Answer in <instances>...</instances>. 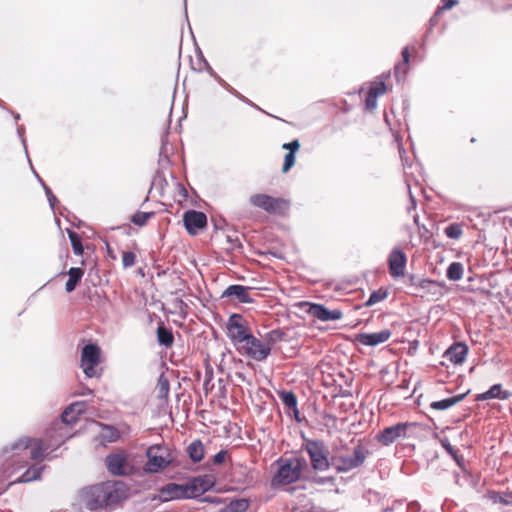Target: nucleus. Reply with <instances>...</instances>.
I'll list each match as a JSON object with an SVG mask.
<instances>
[{"label":"nucleus","mask_w":512,"mask_h":512,"mask_svg":"<svg viewBox=\"0 0 512 512\" xmlns=\"http://www.w3.org/2000/svg\"><path fill=\"white\" fill-rule=\"evenodd\" d=\"M127 498V488L122 482H103L82 490L81 500L91 511L116 505Z\"/></svg>","instance_id":"obj_1"},{"label":"nucleus","mask_w":512,"mask_h":512,"mask_svg":"<svg viewBox=\"0 0 512 512\" xmlns=\"http://www.w3.org/2000/svg\"><path fill=\"white\" fill-rule=\"evenodd\" d=\"M305 460L293 457H281L277 460L278 469L271 479V486L278 488L297 482L302 474Z\"/></svg>","instance_id":"obj_2"},{"label":"nucleus","mask_w":512,"mask_h":512,"mask_svg":"<svg viewBox=\"0 0 512 512\" xmlns=\"http://www.w3.org/2000/svg\"><path fill=\"white\" fill-rule=\"evenodd\" d=\"M249 201L253 206L273 215L284 216L290 208V202L287 199L262 193L252 195Z\"/></svg>","instance_id":"obj_3"},{"label":"nucleus","mask_w":512,"mask_h":512,"mask_svg":"<svg viewBox=\"0 0 512 512\" xmlns=\"http://www.w3.org/2000/svg\"><path fill=\"white\" fill-rule=\"evenodd\" d=\"M148 458L144 470L148 473H157L166 469L173 461L170 450L163 445L150 446L146 451Z\"/></svg>","instance_id":"obj_4"},{"label":"nucleus","mask_w":512,"mask_h":512,"mask_svg":"<svg viewBox=\"0 0 512 512\" xmlns=\"http://www.w3.org/2000/svg\"><path fill=\"white\" fill-rule=\"evenodd\" d=\"M237 352L244 357L260 362L271 354V348L263 340L251 334L239 345Z\"/></svg>","instance_id":"obj_5"},{"label":"nucleus","mask_w":512,"mask_h":512,"mask_svg":"<svg viewBox=\"0 0 512 512\" xmlns=\"http://www.w3.org/2000/svg\"><path fill=\"white\" fill-rule=\"evenodd\" d=\"M226 327L227 335L236 350L238 349L239 345L252 334L248 322L240 314L231 315L228 319Z\"/></svg>","instance_id":"obj_6"},{"label":"nucleus","mask_w":512,"mask_h":512,"mask_svg":"<svg viewBox=\"0 0 512 512\" xmlns=\"http://www.w3.org/2000/svg\"><path fill=\"white\" fill-rule=\"evenodd\" d=\"M100 348L96 344L85 345L81 352V368L88 378L99 377Z\"/></svg>","instance_id":"obj_7"},{"label":"nucleus","mask_w":512,"mask_h":512,"mask_svg":"<svg viewBox=\"0 0 512 512\" xmlns=\"http://www.w3.org/2000/svg\"><path fill=\"white\" fill-rule=\"evenodd\" d=\"M52 447L51 443L40 439L23 437L19 439L13 446L14 450H26L30 449V457L32 460L39 461L43 460L47 451Z\"/></svg>","instance_id":"obj_8"},{"label":"nucleus","mask_w":512,"mask_h":512,"mask_svg":"<svg viewBox=\"0 0 512 512\" xmlns=\"http://www.w3.org/2000/svg\"><path fill=\"white\" fill-rule=\"evenodd\" d=\"M215 485L212 475H201L182 484L185 499H193L203 495Z\"/></svg>","instance_id":"obj_9"},{"label":"nucleus","mask_w":512,"mask_h":512,"mask_svg":"<svg viewBox=\"0 0 512 512\" xmlns=\"http://www.w3.org/2000/svg\"><path fill=\"white\" fill-rule=\"evenodd\" d=\"M83 412V403L76 402L69 405L61 415V422H57L54 425V430L57 432L55 445H61L66 439V433H60L63 425H71L77 422L78 416Z\"/></svg>","instance_id":"obj_10"},{"label":"nucleus","mask_w":512,"mask_h":512,"mask_svg":"<svg viewBox=\"0 0 512 512\" xmlns=\"http://www.w3.org/2000/svg\"><path fill=\"white\" fill-rule=\"evenodd\" d=\"M183 223L189 235L195 236L207 226V216L204 212L188 210L183 215Z\"/></svg>","instance_id":"obj_11"},{"label":"nucleus","mask_w":512,"mask_h":512,"mask_svg":"<svg viewBox=\"0 0 512 512\" xmlns=\"http://www.w3.org/2000/svg\"><path fill=\"white\" fill-rule=\"evenodd\" d=\"M408 423H397L396 425L384 428L376 435V439L384 446H389L400 438L406 437Z\"/></svg>","instance_id":"obj_12"},{"label":"nucleus","mask_w":512,"mask_h":512,"mask_svg":"<svg viewBox=\"0 0 512 512\" xmlns=\"http://www.w3.org/2000/svg\"><path fill=\"white\" fill-rule=\"evenodd\" d=\"M108 471L113 475H127L130 465L124 452L110 454L105 460Z\"/></svg>","instance_id":"obj_13"},{"label":"nucleus","mask_w":512,"mask_h":512,"mask_svg":"<svg viewBox=\"0 0 512 512\" xmlns=\"http://www.w3.org/2000/svg\"><path fill=\"white\" fill-rule=\"evenodd\" d=\"M407 258L405 253L395 248L388 257L389 272L393 278L404 276Z\"/></svg>","instance_id":"obj_14"},{"label":"nucleus","mask_w":512,"mask_h":512,"mask_svg":"<svg viewBox=\"0 0 512 512\" xmlns=\"http://www.w3.org/2000/svg\"><path fill=\"white\" fill-rule=\"evenodd\" d=\"M365 460V454L361 446L354 448L352 454L341 456L338 458V469L348 471L359 467Z\"/></svg>","instance_id":"obj_15"},{"label":"nucleus","mask_w":512,"mask_h":512,"mask_svg":"<svg viewBox=\"0 0 512 512\" xmlns=\"http://www.w3.org/2000/svg\"><path fill=\"white\" fill-rule=\"evenodd\" d=\"M392 333L389 329H383L374 333H361L356 336V340L365 346H376L388 341Z\"/></svg>","instance_id":"obj_16"},{"label":"nucleus","mask_w":512,"mask_h":512,"mask_svg":"<svg viewBox=\"0 0 512 512\" xmlns=\"http://www.w3.org/2000/svg\"><path fill=\"white\" fill-rule=\"evenodd\" d=\"M153 499H158L160 502L185 499L182 484L168 483L162 486L159 489L158 497H154Z\"/></svg>","instance_id":"obj_17"},{"label":"nucleus","mask_w":512,"mask_h":512,"mask_svg":"<svg viewBox=\"0 0 512 512\" xmlns=\"http://www.w3.org/2000/svg\"><path fill=\"white\" fill-rule=\"evenodd\" d=\"M468 347L464 343L453 344L444 354V358L453 364H461L466 359Z\"/></svg>","instance_id":"obj_18"},{"label":"nucleus","mask_w":512,"mask_h":512,"mask_svg":"<svg viewBox=\"0 0 512 512\" xmlns=\"http://www.w3.org/2000/svg\"><path fill=\"white\" fill-rule=\"evenodd\" d=\"M282 148L285 150H288V153H286V155L284 157V163H283V167H282V171L284 173H286L295 164V160H296L295 153L299 150L300 143L298 140H294L292 142L283 144Z\"/></svg>","instance_id":"obj_19"},{"label":"nucleus","mask_w":512,"mask_h":512,"mask_svg":"<svg viewBox=\"0 0 512 512\" xmlns=\"http://www.w3.org/2000/svg\"><path fill=\"white\" fill-rule=\"evenodd\" d=\"M295 313L301 317L311 315L314 318L320 319V304H312L307 301H301L293 305Z\"/></svg>","instance_id":"obj_20"},{"label":"nucleus","mask_w":512,"mask_h":512,"mask_svg":"<svg viewBox=\"0 0 512 512\" xmlns=\"http://www.w3.org/2000/svg\"><path fill=\"white\" fill-rule=\"evenodd\" d=\"M249 288L244 287L242 285H231L226 288L223 293L224 297H234L241 303H249L251 302V298L248 292Z\"/></svg>","instance_id":"obj_21"},{"label":"nucleus","mask_w":512,"mask_h":512,"mask_svg":"<svg viewBox=\"0 0 512 512\" xmlns=\"http://www.w3.org/2000/svg\"><path fill=\"white\" fill-rule=\"evenodd\" d=\"M509 395V392L502 390V386L500 384H495L488 391L478 394L476 399L478 401H486L490 399L504 400L507 399Z\"/></svg>","instance_id":"obj_22"},{"label":"nucleus","mask_w":512,"mask_h":512,"mask_svg":"<svg viewBox=\"0 0 512 512\" xmlns=\"http://www.w3.org/2000/svg\"><path fill=\"white\" fill-rule=\"evenodd\" d=\"M279 399L285 405V407L291 411L297 418L299 411L297 408V398L294 392L281 390L277 392Z\"/></svg>","instance_id":"obj_23"},{"label":"nucleus","mask_w":512,"mask_h":512,"mask_svg":"<svg viewBox=\"0 0 512 512\" xmlns=\"http://www.w3.org/2000/svg\"><path fill=\"white\" fill-rule=\"evenodd\" d=\"M69 279L65 284V290L68 293H71L75 290L77 285L80 283L81 279L84 276V270L79 267H72L68 271Z\"/></svg>","instance_id":"obj_24"},{"label":"nucleus","mask_w":512,"mask_h":512,"mask_svg":"<svg viewBox=\"0 0 512 512\" xmlns=\"http://www.w3.org/2000/svg\"><path fill=\"white\" fill-rule=\"evenodd\" d=\"M190 459L197 463L204 458V446L201 440H194L187 448Z\"/></svg>","instance_id":"obj_25"},{"label":"nucleus","mask_w":512,"mask_h":512,"mask_svg":"<svg viewBox=\"0 0 512 512\" xmlns=\"http://www.w3.org/2000/svg\"><path fill=\"white\" fill-rule=\"evenodd\" d=\"M155 390L159 399L167 401L170 392V384L164 373L159 376Z\"/></svg>","instance_id":"obj_26"},{"label":"nucleus","mask_w":512,"mask_h":512,"mask_svg":"<svg viewBox=\"0 0 512 512\" xmlns=\"http://www.w3.org/2000/svg\"><path fill=\"white\" fill-rule=\"evenodd\" d=\"M305 448L310 456L313 468L318 469L320 467V445L314 441H307Z\"/></svg>","instance_id":"obj_27"},{"label":"nucleus","mask_w":512,"mask_h":512,"mask_svg":"<svg viewBox=\"0 0 512 512\" xmlns=\"http://www.w3.org/2000/svg\"><path fill=\"white\" fill-rule=\"evenodd\" d=\"M157 339L161 345L171 347L174 343V336L171 330L167 329L163 323L157 328Z\"/></svg>","instance_id":"obj_28"},{"label":"nucleus","mask_w":512,"mask_h":512,"mask_svg":"<svg viewBox=\"0 0 512 512\" xmlns=\"http://www.w3.org/2000/svg\"><path fill=\"white\" fill-rule=\"evenodd\" d=\"M464 397H465V395L462 394V395L449 397V398H446V399H443L440 401H435V402L431 403V408L437 409V410H445V409H448L451 406L457 404L458 402H460Z\"/></svg>","instance_id":"obj_29"},{"label":"nucleus","mask_w":512,"mask_h":512,"mask_svg":"<svg viewBox=\"0 0 512 512\" xmlns=\"http://www.w3.org/2000/svg\"><path fill=\"white\" fill-rule=\"evenodd\" d=\"M67 233L74 253L76 255H82L84 252V248L82 245V237L77 232L71 229H68Z\"/></svg>","instance_id":"obj_30"},{"label":"nucleus","mask_w":512,"mask_h":512,"mask_svg":"<svg viewBox=\"0 0 512 512\" xmlns=\"http://www.w3.org/2000/svg\"><path fill=\"white\" fill-rule=\"evenodd\" d=\"M446 276L449 280L458 281L463 276V265L459 262H453L447 269Z\"/></svg>","instance_id":"obj_31"},{"label":"nucleus","mask_w":512,"mask_h":512,"mask_svg":"<svg viewBox=\"0 0 512 512\" xmlns=\"http://www.w3.org/2000/svg\"><path fill=\"white\" fill-rule=\"evenodd\" d=\"M388 297V292L386 289L380 288L376 291H373L369 296L368 300L365 303V306L370 307L373 306Z\"/></svg>","instance_id":"obj_32"},{"label":"nucleus","mask_w":512,"mask_h":512,"mask_svg":"<svg viewBox=\"0 0 512 512\" xmlns=\"http://www.w3.org/2000/svg\"><path fill=\"white\" fill-rule=\"evenodd\" d=\"M101 437L107 442H115L120 438V432L115 427L104 425Z\"/></svg>","instance_id":"obj_33"},{"label":"nucleus","mask_w":512,"mask_h":512,"mask_svg":"<svg viewBox=\"0 0 512 512\" xmlns=\"http://www.w3.org/2000/svg\"><path fill=\"white\" fill-rule=\"evenodd\" d=\"M284 332L281 331L280 329H274V330H271L269 331L266 335H265V338L263 340V342L265 344H268V347H270L272 349V346L281 341L284 337Z\"/></svg>","instance_id":"obj_34"},{"label":"nucleus","mask_w":512,"mask_h":512,"mask_svg":"<svg viewBox=\"0 0 512 512\" xmlns=\"http://www.w3.org/2000/svg\"><path fill=\"white\" fill-rule=\"evenodd\" d=\"M249 507V502L246 499H237L231 501L227 507V512H245Z\"/></svg>","instance_id":"obj_35"},{"label":"nucleus","mask_w":512,"mask_h":512,"mask_svg":"<svg viewBox=\"0 0 512 512\" xmlns=\"http://www.w3.org/2000/svg\"><path fill=\"white\" fill-rule=\"evenodd\" d=\"M43 468L32 466L28 468L20 477L21 482H29L40 478Z\"/></svg>","instance_id":"obj_36"},{"label":"nucleus","mask_w":512,"mask_h":512,"mask_svg":"<svg viewBox=\"0 0 512 512\" xmlns=\"http://www.w3.org/2000/svg\"><path fill=\"white\" fill-rule=\"evenodd\" d=\"M154 215L153 212H142V211H138L136 212L132 218H131V221L137 225V226H144L148 220Z\"/></svg>","instance_id":"obj_37"},{"label":"nucleus","mask_w":512,"mask_h":512,"mask_svg":"<svg viewBox=\"0 0 512 512\" xmlns=\"http://www.w3.org/2000/svg\"><path fill=\"white\" fill-rule=\"evenodd\" d=\"M343 316V313L339 309L329 310L322 306V322L331 321V320H339Z\"/></svg>","instance_id":"obj_38"},{"label":"nucleus","mask_w":512,"mask_h":512,"mask_svg":"<svg viewBox=\"0 0 512 512\" xmlns=\"http://www.w3.org/2000/svg\"><path fill=\"white\" fill-rule=\"evenodd\" d=\"M409 285L412 287H419L421 289H426L429 287V285L434 284V281L429 279H420L417 280V278L414 275H410L408 277Z\"/></svg>","instance_id":"obj_39"},{"label":"nucleus","mask_w":512,"mask_h":512,"mask_svg":"<svg viewBox=\"0 0 512 512\" xmlns=\"http://www.w3.org/2000/svg\"><path fill=\"white\" fill-rule=\"evenodd\" d=\"M409 50L408 48H404L403 51H402V58H403V63L402 64H398L395 66V74L398 76L400 73H403L405 74L406 73V69H405V66L408 64L409 62Z\"/></svg>","instance_id":"obj_40"},{"label":"nucleus","mask_w":512,"mask_h":512,"mask_svg":"<svg viewBox=\"0 0 512 512\" xmlns=\"http://www.w3.org/2000/svg\"><path fill=\"white\" fill-rule=\"evenodd\" d=\"M136 263V255L134 252L126 251L122 254V264L124 268L134 266Z\"/></svg>","instance_id":"obj_41"},{"label":"nucleus","mask_w":512,"mask_h":512,"mask_svg":"<svg viewBox=\"0 0 512 512\" xmlns=\"http://www.w3.org/2000/svg\"><path fill=\"white\" fill-rule=\"evenodd\" d=\"M445 234L451 239H458L462 234V230L457 224H451L445 228Z\"/></svg>","instance_id":"obj_42"},{"label":"nucleus","mask_w":512,"mask_h":512,"mask_svg":"<svg viewBox=\"0 0 512 512\" xmlns=\"http://www.w3.org/2000/svg\"><path fill=\"white\" fill-rule=\"evenodd\" d=\"M387 91V87L385 85L384 82H378V83H374L368 92H370L372 95H375L377 98L380 96V95H383L385 94Z\"/></svg>","instance_id":"obj_43"},{"label":"nucleus","mask_w":512,"mask_h":512,"mask_svg":"<svg viewBox=\"0 0 512 512\" xmlns=\"http://www.w3.org/2000/svg\"><path fill=\"white\" fill-rule=\"evenodd\" d=\"M228 457V452L226 450H220L213 457V463L216 465H220L226 461Z\"/></svg>","instance_id":"obj_44"},{"label":"nucleus","mask_w":512,"mask_h":512,"mask_svg":"<svg viewBox=\"0 0 512 512\" xmlns=\"http://www.w3.org/2000/svg\"><path fill=\"white\" fill-rule=\"evenodd\" d=\"M366 108L369 110H373L377 106V97L368 92L366 100H365Z\"/></svg>","instance_id":"obj_45"},{"label":"nucleus","mask_w":512,"mask_h":512,"mask_svg":"<svg viewBox=\"0 0 512 512\" xmlns=\"http://www.w3.org/2000/svg\"><path fill=\"white\" fill-rule=\"evenodd\" d=\"M457 4L456 0H444V4L442 7L438 8V13L442 10H448L454 7Z\"/></svg>","instance_id":"obj_46"},{"label":"nucleus","mask_w":512,"mask_h":512,"mask_svg":"<svg viewBox=\"0 0 512 512\" xmlns=\"http://www.w3.org/2000/svg\"><path fill=\"white\" fill-rule=\"evenodd\" d=\"M501 502L503 504H512V495H509L508 498H504L503 496H498L496 499H495V502Z\"/></svg>","instance_id":"obj_47"},{"label":"nucleus","mask_w":512,"mask_h":512,"mask_svg":"<svg viewBox=\"0 0 512 512\" xmlns=\"http://www.w3.org/2000/svg\"><path fill=\"white\" fill-rule=\"evenodd\" d=\"M442 446L446 449L448 453L451 455H454V449L451 446V444L448 442V440L442 441Z\"/></svg>","instance_id":"obj_48"},{"label":"nucleus","mask_w":512,"mask_h":512,"mask_svg":"<svg viewBox=\"0 0 512 512\" xmlns=\"http://www.w3.org/2000/svg\"><path fill=\"white\" fill-rule=\"evenodd\" d=\"M322 422L325 424V425H329L330 422H335V419L330 416V415H325V416H322Z\"/></svg>","instance_id":"obj_49"},{"label":"nucleus","mask_w":512,"mask_h":512,"mask_svg":"<svg viewBox=\"0 0 512 512\" xmlns=\"http://www.w3.org/2000/svg\"><path fill=\"white\" fill-rule=\"evenodd\" d=\"M321 460H322V463L324 462V460H326V459H325V457H324L323 455H322V457H321Z\"/></svg>","instance_id":"obj_50"},{"label":"nucleus","mask_w":512,"mask_h":512,"mask_svg":"<svg viewBox=\"0 0 512 512\" xmlns=\"http://www.w3.org/2000/svg\"><path fill=\"white\" fill-rule=\"evenodd\" d=\"M87 393V390H84V392L81 393V395H85Z\"/></svg>","instance_id":"obj_51"},{"label":"nucleus","mask_w":512,"mask_h":512,"mask_svg":"<svg viewBox=\"0 0 512 512\" xmlns=\"http://www.w3.org/2000/svg\"><path fill=\"white\" fill-rule=\"evenodd\" d=\"M87 393V390H84V392L81 393V395H85Z\"/></svg>","instance_id":"obj_52"}]
</instances>
